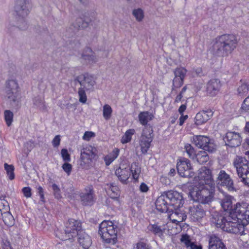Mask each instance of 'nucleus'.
Instances as JSON below:
<instances>
[{
  "label": "nucleus",
  "instance_id": "f257e3e1",
  "mask_svg": "<svg viewBox=\"0 0 249 249\" xmlns=\"http://www.w3.org/2000/svg\"><path fill=\"white\" fill-rule=\"evenodd\" d=\"M236 37L233 35L225 34L217 37L213 45L211 52L213 55L224 56L228 55L236 48Z\"/></svg>",
  "mask_w": 249,
  "mask_h": 249
},
{
  "label": "nucleus",
  "instance_id": "f03ea898",
  "mask_svg": "<svg viewBox=\"0 0 249 249\" xmlns=\"http://www.w3.org/2000/svg\"><path fill=\"white\" fill-rule=\"evenodd\" d=\"M212 221L217 227L231 233H240L244 229L243 224L233 217L230 211L224 215L214 214Z\"/></svg>",
  "mask_w": 249,
  "mask_h": 249
},
{
  "label": "nucleus",
  "instance_id": "7ed1b4c3",
  "mask_svg": "<svg viewBox=\"0 0 249 249\" xmlns=\"http://www.w3.org/2000/svg\"><path fill=\"white\" fill-rule=\"evenodd\" d=\"M14 11L17 16V21L14 26H16L21 30H25L28 28L26 18L29 14L32 7L31 0H14Z\"/></svg>",
  "mask_w": 249,
  "mask_h": 249
},
{
  "label": "nucleus",
  "instance_id": "20e7f679",
  "mask_svg": "<svg viewBox=\"0 0 249 249\" xmlns=\"http://www.w3.org/2000/svg\"><path fill=\"white\" fill-rule=\"evenodd\" d=\"M5 97L11 106L18 108L21 106V95L17 80L8 78L5 82Z\"/></svg>",
  "mask_w": 249,
  "mask_h": 249
},
{
  "label": "nucleus",
  "instance_id": "39448f33",
  "mask_svg": "<svg viewBox=\"0 0 249 249\" xmlns=\"http://www.w3.org/2000/svg\"><path fill=\"white\" fill-rule=\"evenodd\" d=\"M215 184L195 185L190 192V195L195 201L202 204H209L213 198Z\"/></svg>",
  "mask_w": 249,
  "mask_h": 249
},
{
  "label": "nucleus",
  "instance_id": "423d86ee",
  "mask_svg": "<svg viewBox=\"0 0 249 249\" xmlns=\"http://www.w3.org/2000/svg\"><path fill=\"white\" fill-rule=\"evenodd\" d=\"M75 82H78L80 87L78 89V95L79 101L82 103H86L87 98L86 91L93 90L95 84L93 78L87 73L80 74L75 77Z\"/></svg>",
  "mask_w": 249,
  "mask_h": 249
},
{
  "label": "nucleus",
  "instance_id": "0eeeda50",
  "mask_svg": "<svg viewBox=\"0 0 249 249\" xmlns=\"http://www.w3.org/2000/svg\"><path fill=\"white\" fill-rule=\"evenodd\" d=\"M82 224L80 221L70 219L65 224L64 233L58 232L57 236L62 240L66 241L76 237L83 231Z\"/></svg>",
  "mask_w": 249,
  "mask_h": 249
},
{
  "label": "nucleus",
  "instance_id": "6e6552de",
  "mask_svg": "<svg viewBox=\"0 0 249 249\" xmlns=\"http://www.w3.org/2000/svg\"><path fill=\"white\" fill-rule=\"evenodd\" d=\"M116 228L111 221H103L99 225V233L106 243L113 245L117 241Z\"/></svg>",
  "mask_w": 249,
  "mask_h": 249
},
{
  "label": "nucleus",
  "instance_id": "1a4fd4ad",
  "mask_svg": "<svg viewBox=\"0 0 249 249\" xmlns=\"http://www.w3.org/2000/svg\"><path fill=\"white\" fill-rule=\"evenodd\" d=\"M230 212L233 217L244 227L249 223V204L245 202H238L234 205Z\"/></svg>",
  "mask_w": 249,
  "mask_h": 249
},
{
  "label": "nucleus",
  "instance_id": "9d476101",
  "mask_svg": "<svg viewBox=\"0 0 249 249\" xmlns=\"http://www.w3.org/2000/svg\"><path fill=\"white\" fill-rule=\"evenodd\" d=\"M233 165L241 181L249 186V161L242 157H237Z\"/></svg>",
  "mask_w": 249,
  "mask_h": 249
},
{
  "label": "nucleus",
  "instance_id": "9b49d317",
  "mask_svg": "<svg viewBox=\"0 0 249 249\" xmlns=\"http://www.w3.org/2000/svg\"><path fill=\"white\" fill-rule=\"evenodd\" d=\"M192 142L198 148L209 152H213L216 149L213 141L205 136L195 135L192 138Z\"/></svg>",
  "mask_w": 249,
  "mask_h": 249
},
{
  "label": "nucleus",
  "instance_id": "f8f14e48",
  "mask_svg": "<svg viewBox=\"0 0 249 249\" xmlns=\"http://www.w3.org/2000/svg\"><path fill=\"white\" fill-rule=\"evenodd\" d=\"M153 129L150 125L145 126L140 138L139 144L142 153H147L153 141Z\"/></svg>",
  "mask_w": 249,
  "mask_h": 249
},
{
  "label": "nucleus",
  "instance_id": "ddd939ff",
  "mask_svg": "<svg viewBox=\"0 0 249 249\" xmlns=\"http://www.w3.org/2000/svg\"><path fill=\"white\" fill-rule=\"evenodd\" d=\"M195 180L197 181L196 185H204V184H215L212 178L211 171L204 166L198 171V175L195 178Z\"/></svg>",
  "mask_w": 249,
  "mask_h": 249
},
{
  "label": "nucleus",
  "instance_id": "4468645a",
  "mask_svg": "<svg viewBox=\"0 0 249 249\" xmlns=\"http://www.w3.org/2000/svg\"><path fill=\"white\" fill-rule=\"evenodd\" d=\"M178 174L182 177L192 178L194 176L191 163L188 159L182 158L179 160L177 164Z\"/></svg>",
  "mask_w": 249,
  "mask_h": 249
},
{
  "label": "nucleus",
  "instance_id": "2eb2a0df",
  "mask_svg": "<svg viewBox=\"0 0 249 249\" xmlns=\"http://www.w3.org/2000/svg\"><path fill=\"white\" fill-rule=\"evenodd\" d=\"M97 155V150L91 145H86L80 151L81 165L89 164Z\"/></svg>",
  "mask_w": 249,
  "mask_h": 249
},
{
  "label": "nucleus",
  "instance_id": "dca6fc26",
  "mask_svg": "<svg viewBox=\"0 0 249 249\" xmlns=\"http://www.w3.org/2000/svg\"><path fill=\"white\" fill-rule=\"evenodd\" d=\"M169 204L174 206L175 208H178L182 206L183 200L182 195L177 191H168L165 193Z\"/></svg>",
  "mask_w": 249,
  "mask_h": 249
},
{
  "label": "nucleus",
  "instance_id": "f3484780",
  "mask_svg": "<svg viewBox=\"0 0 249 249\" xmlns=\"http://www.w3.org/2000/svg\"><path fill=\"white\" fill-rule=\"evenodd\" d=\"M218 184L225 186L229 191H234L233 182L230 176L224 170H220L216 180Z\"/></svg>",
  "mask_w": 249,
  "mask_h": 249
},
{
  "label": "nucleus",
  "instance_id": "a211bd4d",
  "mask_svg": "<svg viewBox=\"0 0 249 249\" xmlns=\"http://www.w3.org/2000/svg\"><path fill=\"white\" fill-rule=\"evenodd\" d=\"M226 144L231 147H235L239 146L241 142L240 135L234 132H228L226 133L224 138Z\"/></svg>",
  "mask_w": 249,
  "mask_h": 249
},
{
  "label": "nucleus",
  "instance_id": "6ab92c4d",
  "mask_svg": "<svg viewBox=\"0 0 249 249\" xmlns=\"http://www.w3.org/2000/svg\"><path fill=\"white\" fill-rule=\"evenodd\" d=\"M213 115L211 110H202L198 112L195 118V123L196 125H202L209 120Z\"/></svg>",
  "mask_w": 249,
  "mask_h": 249
},
{
  "label": "nucleus",
  "instance_id": "aec40b11",
  "mask_svg": "<svg viewBox=\"0 0 249 249\" xmlns=\"http://www.w3.org/2000/svg\"><path fill=\"white\" fill-rule=\"evenodd\" d=\"M80 196V201L83 205H91L93 203V191L90 187L82 192Z\"/></svg>",
  "mask_w": 249,
  "mask_h": 249
},
{
  "label": "nucleus",
  "instance_id": "412c9836",
  "mask_svg": "<svg viewBox=\"0 0 249 249\" xmlns=\"http://www.w3.org/2000/svg\"><path fill=\"white\" fill-rule=\"evenodd\" d=\"M221 83L218 79H212L207 84V92L211 96H215L219 92Z\"/></svg>",
  "mask_w": 249,
  "mask_h": 249
},
{
  "label": "nucleus",
  "instance_id": "4be33fe9",
  "mask_svg": "<svg viewBox=\"0 0 249 249\" xmlns=\"http://www.w3.org/2000/svg\"><path fill=\"white\" fill-rule=\"evenodd\" d=\"M81 58L86 63L89 64L95 63L98 61V58L94 53L89 48H86L84 49L81 54Z\"/></svg>",
  "mask_w": 249,
  "mask_h": 249
},
{
  "label": "nucleus",
  "instance_id": "5701e85b",
  "mask_svg": "<svg viewBox=\"0 0 249 249\" xmlns=\"http://www.w3.org/2000/svg\"><path fill=\"white\" fill-rule=\"evenodd\" d=\"M209 249H226L220 238L215 234H212L209 237Z\"/></svg>",
  "mask_w": 249,
  "mask_h": 249
},
{
  "label": "nucleus",
  "instance_id": "b1692460",
  "mask_svg": "<svg viewBox=\"0 0 249 249\" xmlns=\"http://www.w3.org/2000/svg\"><path fill=\"white\" fill-rule=\"evenodd\" d=\"M168 204H169L165 194L158 197L155 202L157 210L162 213L167 211Z\"/></svg>",
  "mask_w": 249,
  "mask_h": 249
},
{
  "label": "nucleus",
  "instance_id": "393cba45",
  "mask_svg": "<svg viewBox=\"0 0 249 249\" xmlns=\"http://www.w3.org/2000/svg\"><path fill=\"white\" fill-rule=\"evenodd\" d=\"M189 210L194 220H199L205 215V212L200 205L191 207Z\"/></svg>",
  "mask_w": 249,
  "mask_h": 249
},
{
  "label": "nucleus",
  "instance_id": "a878e982",
  "mask_svg": "<svg viewBox=\"0 0 249 249\" xmlns=\"http://www.w3.org/2000/svg\"><path fill=\"white\" fill-rule=\"evenodd\" d=\"M95 14L92 12H85L83 15V17L80 19H77V20H82V22L80 24H77L78 27L82 28H85L89 26V24L93 21L95 18Z\"/></svg>",
  "mask_w": 249,
  "mask_h": 249
},
{
  "label": "nucleus",
  "instance_id": "bb28decb",
  "mask_svg": "<svg viewBox=\"0 0 249 249\" xmlns=\"http://www.w3.org/2000/svg\"><path fill=\"white\" fill-rule=\"evenodd\" d=\"M77 236H78L79 244L84 249H87L91 245L90 237L84 231L81 232H79Z\"/></svg>",
  "mask_w": 249,
  "mask_h": 249
},
{
  "label": "nucleus",
  "instance_id": "cd10ccee",
  "mask_svg": "<svg viewBox=\"0 0 249 249\" xmlns=\"http://www.w3.org/2000/svg\"><path fill=\"white\" fill-rule=\"evenodd\" d=\"M115 174L118 177L119 179L123 183H126V181L130 176V172L128 169L125 168H122L121 167L116 169Z\"/></svg>",
  "mask_w": 249,
  "mask_h": 249
},
{
  "label": "nucleus",
  "instance_id": "c85d7f7f",
  "mask_svg": "<svg viewBox=\"0 0 249 249\" xmlns=\"http://www.w3.org/2000/svg\"><path fill=\"white\" fill-rule=\"evenodd\" d=\"M170 218L173 222L179 223L186 219V215L178 208H175V211L170 214Z\"/></svg>",
  "mask_w": 249,
  "mask_h": 249
},
{
  "label": "nucleus",
  "instance_id": "c756f323",
  "mask_svg": "<svg viewBox=\"0 0 249 249\" xmlns=\"http://www.w3.org/2000/svg\"><path fill=\"white\" fill-rule=\"evenodd\" d=\"M153 115L148 111H143L138 115L139 120L141 124L146 126L147 123L153 118Z\"/></svg>",
  "mask_w": 249,
  "mask_h": 249
},
{
  "label": "nucleus",
  "instance_id": "7c9ffc66",
  "mask_svg": "<svg viewBox=\"0 0 249 249\" xmlns=\"http://www.w3.org/2000/svg\"><path fill=\"white\" fill-rule=\"evenodd\" d=\"M34 107L40 110H45L46 109L44 98L41 96H37L33 99Z\"/></svg>",
  "mask_w": 249,
  "mask_h": 249
},
{
  "label": "nucleus",
  "instance_id": "2f4dec72",
  "mask_svg": "<svg viewBox=\"0 0 249 249\" xmlns=\"http://www.w3.org/2000/svg\"><path fill=\"white\" fill-rule=\"evenodd\" d=\"M2 219L5 224L8 226H12L15 224L14 217L9 211L1 213Z\"/></svg>",
  "mask_w": 249,
  "mask_h": 249
},
{
  "label": "nucleus",
  "instance_id": "473e14b6",
  "mask_svg": "<svg viewBox=\"0 0 249 249\" xmlns=\"http://www.w3.org/2000/svg\"><path fill=\"white\" fill-rule=\"evenodd\" d=\"M129 170L132 174L133 178L135 180H137L141 172V167L139 163L136 162L132 163Z\"/></svg>",
  "mask_w": 249,
  "mask_h": 249
},
{
  "label": "nucleus",
  "instance_id": "72a5a7b5",
  "mask_svg": "<svg viewBox=\"0 0 249 249\" xmlns=\"http://www.w3.org/2000/svg\"><path fill=\"white\" fill-rule=\"evenodd\" d=\"M119 153V150L117 148H115L113 151L107 155L104 158V160L107 165H109L113 161H114L118 156Z\"/></svg>",
  "mask_w": 249,
  "mask_h": 249
},
{
  "label": "nucleus",
  "instance_id": "f704fd0d",
  "mask_svg": "<svg viewBox=\"0 0 249 249\" xmlns=\"http://www.w3.org/2000/svg\"><path fill=\"white\" fill-rule=\"evenodd\" d=\"M195 159L196 160V161L199 164H204L208 161L209 160V157L206 152V151H201L197 153L196 154Z\"/></svg>",
  "mask_w": 249,
  "mask_h": 249
},
{
  "label": "nucleus",
  "instance_id": "c9c22d12",
  "mask_svg": "<svg viewBox=\"0 0 249 249\" xmlns=\"http://www.w3.org/2000/svg\"><path fill=\"white\" fill-rule=\"evenodd\" d=\"M148 229L149 230L152 232L154 234L160 237L162 236L165 229L164 227L159 226L156 224L150 225Z\"/></svg>",
  "mask_w": 249,
  "mask_h": 249
},
{
  "label": "nucleus",
  "instance_id": "e433bc0d",
  "mask_svg": "<svg viewBox=\"0 0 249 249\" xmlns=\"http://www.w3.org/2000/svg\"><path fill=\"white\" fill-rule=\"evenodd\" d=\"M221 205L224 211L230 210L233 207H232V201L231 200V197L230 196H225V197L222 199Z\"/></svg>",
  "mask_w": 249,
  "mask_h": 249
},
{
  "label": "nucleus",
  "instance_id": "4c0bfd02",
  "mask_svg": "<svg viewBox=\"0 0 249 249\" xmlns=\"http://www.w3.org/2000/svg\"><path fill=\"white\" fill-rule=\"evenodd\" d=\"M135 131L133 129H130L127 130L121 139V142L122 143H126L129 142L132 139V136L135 133Z\"/></svg>",
  "mask_w": 249,
  "mask_h": 249
},
{
  "label": "nucleus",
  "instance_id": "58836bf2",
  "mask_svg": "<svg viewBox=\"0 0 249 249\" xmlns=\"http://www.w3.org/2000/svg\"><path fill=\"white\" fill-rule=\"evenodd\" d=\"M132 14L138 22H141L144 18V12L141 8L134 9L132 11Z\"/></svg>",
  "mask_w": 249,
  "mask_h": 249
},
{
  "label": "nucleus",
  "instance_id": "ea45409f",
  "mask_svg": "<svg viewBox=\"0 0 249 249\" xmlns=\"http://www.w3.org/2000/svg\"><path fill=\"white\" fill-rule=\"evenodd\" d=\"M187 71L185 68L183 67H178L175 70L174 73L175 76L184 79Z\"/></svg>",
  "mask_w": 249,
  "mask_h": 249
},
{
  "label": "nucleus",
  "instance_id": "a19ab883",
  "mask_svg": "<svg viewBox=\"0 0 249 249\" xmlns=\"http://www.w3.org/2000/svg\"><path fill=\"white\" fill-rule=\"evenodd\" d=\"M112 112V110L109 105L106 104L103 107V117L105 120H108L110 118Z\"/></svg>",
  "mask_w": 249,
  "mask_h": 249
},
{
  "label": "nucleus",
  "instance_id": "79ce46f5",
  "mask_svg": "<svg viewBox=\"0 0 249 249\" xmlns=\"http://www.w3.org/2000/svg\"><path fill=\"white\" fill-rule=\"evenodd\" d=\"M180 241L182 243L184 244L187 248L190 247L191 249H194V247L195 246V245L191 242L190 236L187 234L182 235Z\"/></svg>",
  "mask_w": 249,
  "mask_h": 249
},
{
  "label": "nucleus",
  "instance_id": "37998d69",
  "mask_svg": "<svg viewBox=\"0 0 249 249\" xmlns=\"http://www.w3.org/2000/svg\"><path fill=\"white\" fill-rule=\"evenodd\" d=\"M185 151L188 155V157L193 160H195L196 155L194 147L189 143H187L184 146Z\"/></svg>",
  "mask_w": 249,
  "mask_h": 249
},
{
  "label": "nucleus",
  "instance_id": "c03bdc74",
  "mask_svg": "<svg viewBox=\"0 0 249 249\" xmlns=\"http://www.w3.org/2000/svg\"><path fill=\"white\" fill-rule=\"evenodd\" d=\"M4 168L6 171L7 174L10 179L12 180L15 178L14 173V167L12 165H8L7 163L4 164Z\"/></svg>",
  "mask_w": 249,
  "mask_h": 249
},
{
  "label": "nucleus",
  "instance_id": "a18cd8bd",
  "mask_svg": "<svg viewBox=\"0 0 249 249\" xmlns=\"http://www.w3.org/2000/svg\"><path fill=\"white\" fill-rule=\"evenodd\" d=\"M10 210L8 202L4 198H0V211L1 214Z\"/></svg>",
  "mask_w": 249,
  "mask_h": 249
},
{
  "label": "nucleus",
  "instance_id": "49530a36",
  "mask_svg": "<svg viewBox=\"0 0 249 249\" xmlns=\"http://www.w3.org/2000/svg\"><path fill=\"white\" fill-rule=\"evenodd\" d=\"M4 118L7 125L9 126L13 122V113L10 110H5L4 111Z\"/></svg>",
  "mask_w": 249,
  "mask_h": 249
},
{
  "label": "nucleus",
  "instance_id": "de8ad7c7",
  "mask_svg": "<svg viewBox=\"0 0 249 249\" xmlns=\"http://www.w3.org/2000/svg\"><path fill=\"white\" fill-rule=\"evenodd\" d=\"M184 79L176 77H175L173 80V89L180 88L183 84Z\"/></svg>",
  "mask_w": 249,
  "mask_h": 249
},
{
  "label": "nucleus",
  "instance_id": "09e8293b",
  "mask_svg": "<svg viewBox=\"0 0 249 249\" xmlns=\"http://www.w3.org/2000/svg\"><path fill=\"white\" fill-rule=\"evenodd\" d=\"M108 193L110 194L111 197L115 198L118 195L119 188L117 186L111 184L108 189Z\"/></svg>",
  "mask_w": 249,
  "mask_h": 249
},
{
  "label": "nucleus",
  "instance_id": "8fccbe9b",
  "mask_svg": "<svg viewBox=\"0 0 249 249\" xmlns=\"http://www.w3.org/2000/svg\"><path fill=\"white\" fill-rule=\"evenodd\" d=\"M249 90V87L247 84H242L238 88V94L243 95L248 92Z\"/></svg>",
  "mask_w": 249,
  "mask_h": 249
},
{
  "label": "nucleus",
  "instance_id": "3c124183",
  "mask_svg": "<svg viewBox=\"0 0 249 249\" xmlns=\"http://www.w3.org/2000/svg\"><path fill=\"white\" fill-rule=\"evenodd\" d=\"M61 156L63 160L65 161H70L71 160L70 155L69 154L67 149H62L61 151Z\"/></svg>",
  "mask_w": 249,
  "mask_h": 249
},
{
  "label": "nucleus",
  "instance_id": "603ef678",
  "mask_svg": "<svg viewBox=\"0 0 249 249\" xmlns=\"http://www.w3.org/2000/svg\"><path fill=\"white\" fill-rule=\"evenodd\" d=\"M95 136V134L92 131H86L85 132L83 139L86 141H89L91 138H93Z\"/></svg>",
  "mask_w": 249,
  "mask_h": 249
},
{
  "label": "nucleus",
  "instance_id": "864d4df0",
  "mask_svg": "<svg viewBox=\"0 0 249 249\" xmlns=\"http://www.w3.org/2000/svg\"><path fill=\"white\" fill-rule=\"evenodd\" d=\"M134 249H150L149 246L143 242H139L137 243Z\"/></svg>",
  "mask_w": 249,
  "mask_h": 249
},
{
  "label": "nucleus",
  "instance_id": "5fc2aeb1",
  "mask_svg": "<svg viewBox=\"0 0 249 249\" xmlns=\"http://www.w3.org/2000/svg\"><path fill=\"white\" fill-rule=\"evenodd\" d=\"M32 189L29 187H25L22 188V192L23 195L26 198L31 197L32 196Z\"/></svg>",
  "mask_w": 249,
  "mask_h": 249
},
{
  "label": "nucleus",
  "instance_id": "6e6d98bb",
  "mask_svg": "<svg viewBox=\"0 0 249 249\" xmlns=\"http://www.w3.org/2000/svg\"><path fill=\"white\" fill-rule=\"evenodd\" d=\"M62 168L67 175H69L72 170V166L71 164L66 162L63 164Z\"/></svg>",
  "mask_w": 249,
  "mask_h": 249
},
{
  "label": "nucleus",
  "instance_id": "4d7b16f0",
  "mask_svg": "<svg viewBox=\"0 0 249 249\" xmlns=\"http://www.w3.org/2000/svg\"><path fill=\"white\" fill-rule=\"evenodd\" d=\"M241 109L245 111L249 110V96L244 100L242 105Z\"/></svg>",
  "mask_w": 249,
  "mask_h": 249
},
{
  "label": "nucleus",
  "instance_id": "13d9d810",
  "mask_svg": "<svg viewBox=\"0 0 249 249\" xmlns=\"http://www.w3.org/2000/svg\"><path fill=\"white\" fill-rule=\"evenodd\" d=\"M60 136L59 135L55 136L52 141V144L53 147H57L60 145Z\"/></svg>",
  "mask_w": 249,
  "mask_h": 249
},
{
  "label": "nucleus",
  "instance_id": "bf43d9fd",
  "mask_svg": "<svg viewBox=\"0 0 249 249\" xmlns=\"http://www.w3.org/2000/svg\"><path fill=\"white\" fill-rule=\"evenodd\" d=\"M140 189L142 192H146L148 190V187L147 185L144 183H142L140 186Z\"/></svg>",
  "mask_w": 249,
  "mask_h": 249
},
{
  "label": "nucleus",
  "instance_id": "052dcab7",
  "mask_svg": "<svg viewBox=\"0 0 249 249\" xmlns=\"http://www.w3.org/2000/svg\"><path fill=\"white\" fill-rule=\"evenodd\" d=\"M188 116L187 115H183V114L181 115V116H180V117L179 118V125H182L184 121L188 118Z\"/></svg>",
  "mask_w": 249,
  "mask_h": 249
},
{
  "label": "nucleus",
  "instance_id": "680f3d73",
  "mask_svg": "<svg viewBox=\"0 0 249 249\" xmlns=\"http://www.w3.org/2000/svg\"><path fill=\"white\" fill-rule=\"evenodd\" d=\"M194 71L197 76H201L203 74L202 70L201 68H197L194 69Z\"/></svg>",
  "mask_w": 249,
  "mask_h": 249
},
{
  "label": "nucleus",
  "instance_id": "e2e57ef3",
  "mask_svg": "<svg viewBox=\"0 0 249 249\" xmlns=\"http://www.w3.org/2000/svg\"><path fill=\"white\" fill-rule=\"evenodd\" d=\"M52 188L54 192V195H56V194L58 193V192H60V189L56 184H53Z\"/></svg>",
  "mask_w": 249,
  "mask_h": 249
},
{
  "label": "nucleus",
  "instance_id": "0e129e2a",
  "mask_svg": "<svg viewBox=\"0 0 249 249\" xmlns=\"http://www.w3.org/2000/svg\"><path fill=\"white\" fill-rule=\"evenodd\" d=\"M186 109V106L185 105H182L178 108V112L181 115H182Z\"/></svg>",
  "mask_w": 249,
  "mask_h": 249
},
{
  "label": "nucleus",
  "instance_id": "69168bd1",
  "mask_svg": "<svg viewBox=\"0 0 249 249\" xmlns=\"http://www.w3.org/2000/svg\"><path fill=\"white\" fill-rule=\"evenodd\" d=\"M176 174V170L174 168H171L168 173L169 176L174 177Z\"/></svg>",
  "mask_w": 249,
  "mask_h": 249
},
{
  "label": "nucleus",
  "instance_id": "338daca9",
  "mask_svg": "<svg viewBox=\"0 0 249 249\" xmlns=\"http://www.w3.org/2000/svg\"><path fill=\"white\" fill-rule=\"evenodd\" d=\"M182 97H183L182 94L181 93H179V94L177 96L176 99H175V102H180L181 101Z\"/></svg>",
  "mask_w": 249,
  "mask_h": 249
},
{
  "label": "nucleus",
  "instance_id": "774afa93",
  "mask_svg": "<svg viewBox=\"0 0 249 249\" xmlns=\"http://www.w3.org/2000/svg\"><path fill=\"white\" fill-rule=\"evenodd\" d=\"M245 130L246 132L249 133V122H247L246 124V126L245 127Z\"/></svg>",
  "mask_w": 249,
  "mask_h": 249
}]
</instances>
